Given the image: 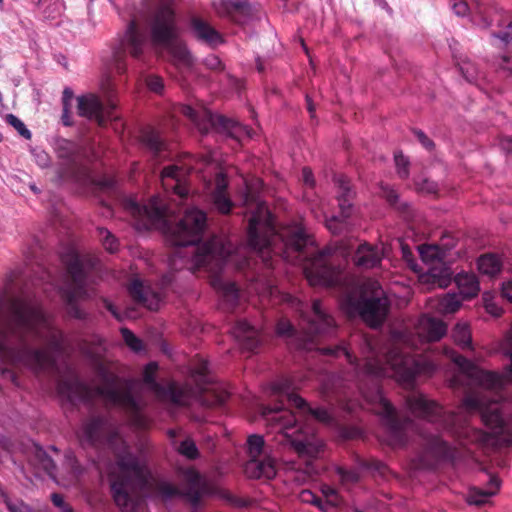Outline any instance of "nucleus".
Wrapping results in <instances>:
<instances>
[{
	"label": "nucleus",
	"instance_id": "obj_1",
	"mask_svg": "<svg viewBox=\"0 0 512 512\" xmlns=\"http://www.w3.org/2000/svg\"><path fill=\"white\" fill-rule=\"evenodd\" d=\"M446 331L447 326L442 320L423 315L416 326L417 335L408 331L393 332L385 351H379L372 339L363 333L351 336L349 348L343 343L318 350L329 357L345 358L353 370L358 390L381 417L389 444L403 446L408 441V433L415 429V424L408 418H399L395 408L383 395L378 381L389 377L405 387H412L417 375H432L436 370L435 363L427 357L412 356L407 350L417 349L424 341H437Z\"/></svg>",
	"mask_w": 512,
	"mask_h": 512
},
{
	"label": "nucleus",
	"instance_id": "obj_2",
	"mask_svg": "<svg viewBox=\"0 0 512 512\" xmlns=\"http://www.w3.org/2000/svg\"><path fill=\"white\" fill-rule=\"evenodd\" d=\"M445 353L458 366L459 372L450 380L452 388L470 391L462 400L459 412H446L442 406L423 394L412 393L406 399L409 411L416 417L435 424L462 444L485 443L488 434L470 426L467 415L479 413L501 447L512 446V395L502 401H490L487 391H499L507 383L504 375L485 371L453 349Z\"/></svg>",
	"mask_w": 512,
	"mask_h": 512
},
{
	"label": "nucleus",
	"instance_id": "obj_3",
	"mask_svg": "<svg viewBox=\"0 0 512 512\" xmlns=\"http://www.w3.org/2000/svg\"><path fill=\"white\" fill-rule=\"evenodd\" d=\"M123 206L135 219L137 229L165 230L168 241L176 247L169 258L172 270L187 269L195 272L200 268L206 269L213 274L211 284L227 308L236 306L239 299L238 288L235 283L226 282L219 277L224 265L231 261V243L213 236L208 242L196 246L206 228L205 212L197 208L188 209L175 226H170L167 220L168 209L159 196L151 197L145 204H140L134 197H126Z\"/></svg>",
	"mask_w": 512,
	"mask_h": 512
},
{
	"label": "nucleus",
	"instance_id": "obj_4",
	"mask_svg": "<svg viewBox=\"0 0 512 512\" xmlns=\"http://www.w3.org/2000/svg\"><path fill=\"white\" fill-rule=\"evenodd\" d=\"M78 438L82 446L106 443L116 455V464L110 472V486L113 499L122 512H137L141 496L152 492L168 500L183 495L193 506L208 492L204 478L193 468L182 472L185 483L183 491L168 480L154 477L143 457L128 451V446L118 432L102 417L85 421Z\"/></svg>",
	"mask_w": 512,
	"mask_h": 512
},
{
	"label": "nucleus",
	"instance_id": "obj_5",
	"mask_svg": "<svg viewBox=\"0 0 512 512\" xmlns=\"http://www.w3.org/2000/svg\"><path fill=\"white\" fill-rule=\"evenodd\" d=\"M262 182L255 186L246 183L243 204L251 214L248 225V247L266 259L270 254L280 255L292 264H300L310 285L336 286L343 280V269L336 263L330 248L314 254L313 240L301 225H289L276 230L272 214L258 195Z\"/></svg>",
	"mask_w": 512,
	"mask_h": 512
},
{
	"label": "nucleus",
	"instance_id": "obj_6",
	"mask_svg": "<svg viewBox=\"0 0 512 512\" xmlns=\"http://www.w3.org/2000/svg\"><path fill=\"white\" fill-rule=\"evenodd\" d=\"M296 388L293 380L285 377L271 383L269 395L279 404L262 407L261 414L277 444L289 446L299 456L316 457L323 441L316 435L314 421L330 424L332 417L324 408H311L295 393Z\"/></svg>",
	"mask_w": 512,
	"mask_h": 512
},
{
	"label": "nucleus",
	"instance_id": "obj_7",
	"mask_svg": "<svg viewBox=\"0 0 512 512\" xmlns=\"http://www.w3.org/2000/svg\"><path fill=\"white\" fill-rule=\"evenodd\" d=\"M99 374L102 383L96 387L95 391H92L74 371L69 369L67 375L58 381L59 396L70 403H76L90 401L95 393L107 404L122 409L135 428H147L149 419L143 413L145 403L141 397L134 395V381L121 379L104 367H100Z\"/></svg>",
	"mask_w": 512,
	"mask_h": 512
},
{
	"label": "nucleus",
	"instance_id": "obj_8",
	"mask_svg": "<svg viewBox=\"0 0 512 512\" xmlns=\"http://www.w3.org/2000/svg\"><path fill=\"white\" fill-rule=\"evenodd\" d=\"M158 365L150 362L144 367L143 382L156 396L166 402L185 406L192 400L199 401L207 407L222 406L229 398V393L216 385H212L209 376V364L206 360H199L191 370V378L196 387L189 384L170 382L167 386H161L155 379Z\"/></svg>",
	"mask_w": 512,
	"mask_h": 512
},
{
	"label": "nucleus",
	"instance_id": "obj_9",
	"mask_svg": "<svg viewBox=\"0 0 512 512\" xmlns=\"http://www.w3.org/2000/svg\"><path fill=\"white\" fill-rule=\"evenodd\" d=\"M100 90L103 99L98 94L92 92L75 97L73 90L70 87H65L61 97V124L63 126L75 125L71 112L73 99L76 101L77 115L91 123L103 126L108 122L120 119L114 83L110 76H106L101 81Z\"/></svg>",
	"mask_w": 512,
	"mask_h": 512
},
{
	"label": "nucleus",
	"instance_id": "obj_10",
	"mask_svg": "<svg viewBox=\"0 0 512 512\" xmlns=\"http://www.w3.org/2000/svg\"><path fill=\"white\" fill-rule=\"evenodd\" d=\"M61 260L66 266L69 280L61 288V295L68 306V313L76 319H85L86 313L78 306L79 300L91 298L95 292L88 285V273L95 261L82 257L73 247L61 253Z\"/></svg>",
	"mask_w": 512,
	"mask_h": 512
},
{
	"label": "nucleus",
	"instance_id": "obj_11",
	"mask_svg": "<svg viewBox=\"0 0 512 512\" xmlns=\"http://www.w3.org/2000/svg\"><path fill=\"white\" fill-rule=\"evenodd\" d=\"M147 49L148 39L145 32L135 20H131L113 48L110 69L117 74H124L127 71V53L136 60H142Z\"/></svg>",
	"mask_w": 512,
	"mask_h": 512
},
{
	"label": "nucleus",
	"instance_id": "obj_12",
	"mask_svg": "<svg viewBox=\"0 0 512 512\" xmlns=\"http://www.w3.org/2000/svg\"><path fill=\"white\" fill-rule=\"evenodd\" d=\"M247 451L250 456L244 471L249 478H273L276 475V461L265 454V440L261 435L253 434L247 439Z\"/></svg>",
	"mask_w": 512,
	"mask_h": 512
},
{
	"label": "nucleus",
	"instance_id": "obj_13",
	"mask_svg": "<svg viewBox=\"0 0 512 512\" xmlns=\"http://www.w3.org/2000/svg\"><path fill=\"white\" fill-rule=\"evenodd\" d=\"M307 335L296 344L297 348L304 350L313 349V337L322 334H331L336 329L333 317L326 311L320 300L312 303L311 316L307 319Z\"/></svg>",
	"mask_w": 512,
	"mask_h": 512
},
{
	"label": "nucleus",
	"instance_id": "obj_14",
	"mask_svg": "<svg viewBox=\"0 0 512 512\" xmlns=\"http://www.w3.org/2000/svg\"><path fill=\"white\" fill-rule=\"evenodd\" d=\"M387 299L375 296L371 298L347 299V310L351 315L358 314L371 327L381 325L387 314Z\"/></svg>",
	"mask_w": 512,
	"mask_h": 512
},
{
	"label": "nucleus",
	"instance_id": "obj_15",
	"mask_svg": "<svg viewBox=\"0 0 512 512\" xmlns=\"http://www.w3.org/2000/svg\"><path fill=\"white\" fill-rule=\"evenodd\" d=\"M175 112L189 119L198 128H248L240 126L233 118L213 113L204 107L195 109L189 105L179 104L175 107Z\"/></svg>",
	"mask_w": 512,
	"mask_h": 512
},
{
	"label": "nucleus",
	"instance_id": "obj_16",
	"mask_svg": "<svg viewBox=\"0 0 512 512\" xmlns=\"http://www.w3.org/2000/svg\"><path fill=\"white\" fill-rule=\"evenodd\" d=\"M336 183L338 186L337 199L341 213L339 216H332L330 219L326 220L327 228L333 233H338L340 231L339 225L342 224L350 215L351 200L354 195L349 182L345 177H338L336 179Z\"/></svg>",
	"mask_w": 512,
	"mask_h": 512
},
{
	"label": "nucleus",
	"instance_id": "obj_17",
	"mask_svg": "<svg viewBox=\"0 0 512 512\" xmlns=\"http://www.w3.org/2000/svg\"><path fill=\"white\" fill-rule=\"evenodd\" d=\"M214 9L221 17L244 24L251 17V6L244 0H219L214 3Z\"/></svg>",
	"mask_w": 512,
	"mask_h": 512
},
{
	"label": "nucleus",
	"instance_id": "obj_18",
	"mask_svg": "<svg viewBox=\"0 0 512 512\" xmlns=\"http://www.w3.org/2000/svg\"><path fill=\"white\" fill-rule=\"evenodd\" d=\"M192 35L200 42L210 47H216L223 43L221 34L206 20L193 16L190 19Z\"/></svg>",
	"mask_w": 512,
	"mask_h": 512
},
{
	"label": "nucleus",
	"instance_id": "obj_19",
	"mask_svg": "<svg viewBox=\"0 0 512 512\" xmlns=\"http://www.w3.org/2000/svg\"><path fill=\"white\" fill-rule=\"evenodd\" d=\"M183 168L176 165L165 167L161 173L162 186L166 191H173L180 200L188 195V188L183 181Z\"/></svg>",
	"mask_w": 512,
	"mask_h": 512
},
{
	"label": "nucleus",
	"instance_id": "obj_20",
	"mask_svg": "<svg viewBox=\"0 0 512 512\" xmlns=\"http://www.w3.org/2000/svg\"><path fill=\"white\" fill-rule=\"evenodd\" d=\"M128 292L136 303L145 306L149 310L158 309L160 304L159 294L145 286L141 280L133 279L128 285Z\"/></svg>",
	"mask_w": 512,
	"mask_h": 512
},
{
	"label": "nucleus",
	"instance_id": "obj_21",
	"mask_svg": "<svg viewBox=\"0 0 512 512\" xmlns=\"http://www.w3.org/2000/svg\"><path fill=\"white\" fill-rule=\"evenodd\" d=\"M232 333L237 341L248 351H254L260 344V331L245 320L238 321Z\"/></svg>",
	"mask_w": 512,
	"mask_h": 512
},
{
	"label": "nucleus",
	"instance_id": "obj_22",
	"mask_svg": "<svg viewBox=\"0 0 512 512\" xmlns=\"http://www.w3.org/2000/svg\"><path fill=\"white\" fill-rule=\"evenodd\" d=\"M383 257V250L378 246L363 243L357 248L353 262L357 267L370 269L380 264Z\"/></svg>",
	"mask_w": 512,
	"mask_h": 512
},
{
	"label": "nucleus",
	"instance_id": "obj_23",
	"mask_svg": "<svg viewBox=\"0 0 512 512\" xmlns=\"http://www.w3.org/2000/svg\"><path fill=\"white\" fill-rule=\"evenodd\" d=\"M227 186L226 178L223 174L219 173L216 177V186L211 197L214 207L222 214H228L233 207L231 199L226 194Z\"/></svg>",
	"mask_w": 512,
	"mask_h": 512
},
{
	"label": "nucleus",
	"instance_id": "obj_24",
	"mask_svg": "<svg viewBox=\"0 0 512 512\" xmlns=\"http://www.w3.org/2000/svg\"><path fill=\"white\" fill-rule=\"evenodd\" d=\"M426 453L436 460H451L455 456V449L439 436H430L425 442Z\"/></svg>",
	"mask_w": 512,
	"mask_h": 512
},
{
	"label": "nucleus",
	"instance_id": "obj_25",
	"mask_svg": "<svg viewBox=\"0 0 512 512\" xmlns=\"http://www.w3.org/2000/svg\"><path fill=\"white\" fill-rule=\"evenodd\" d=\"M500 487V481L496 477H491L487 489L472 488L467 494V502L471 505H483L494 496Z\"/></svg>",
	"mask_w": 512,
	"mask_h": 512
},
{
	"label": "nucleus",
	"instance_id": "obj_26",
	"mask_svg": "<svg viewBox=\"0 0 512 512\" xmlns=\"http://www.w3.org/2000/svg\"><path fill=\"white\" fill-rule=\"evenodd\" d=\"M455 283L462 298H472L479 291V282L475 274L461 272L455 277Z\"/></svg>",
	"mask_w": 512,
	"mask_h": 512
},
{
	"label": "nucleus",
	"instance_id": "obj_27",
	"mask_svg": "<svg viewBox=\"0 0 512 512\" xmlns=\"http://www.w3.org/2000/svg\"><path fill=\"white\" fill-rule=\"evenodd\" d=\"M454 343L464 351H472L474 349L471 329L468 323L458 322L451 332Z\"/></svg>",
	"mask_w": 512,
	"mask_h": 512
},
{
	"label": "nucleus",
	"instance_id": "obj_28",
	"mask_svg": "<svg viewBox=\"0 0 512 512\" xmlns=\"http://www.w3.org/2000/svg\"><path fill=\"white\" fill-rule=\"evenodd\" d=\"M34 464L42 468L52 479L56 478V465L54 460L47 452L35 445L34 446Z\"/></svg>",
	"mask_w": 512,
	"mask_h": 512
},
{
	"label": "nucleus",
	"instance_id": "obj_29",
	"mask_svg": "<svg viewBox=\"0 0 512 512\" xmlns=\"http://www.w3.org/2000/svg\"><path fill=\"white\" fill-rule=\"evenodd\" d=\"M418 251L423 262L434 265L441 262L445 257V251L434 244H424L418 246Z\"/></svg>",
	"mask_w": 512,
	"mask_h": 512
},
{
	"label": "nucleus",
	"instance_id": "obj_30",
	"mask_svg": "<svg viewBox=\"0 0 512 512\" xmlns=\"http://www.w3.org/2000/svg\"><path fill=\"white\" fill-rule=\"evenodd\" d=\"M502 262L495 254H485L478 259V269L481 273L494 276L500 272Z\"/></svg>",
	"mask_w": 512,
	"mask_h": 512
},
{
	"label": "nucleus",
	"instance_id": "obj_31",
	"mask_svg": "<svg viewBox=\"0 0 512 512\" xmlns=\"http://www.w3.org/2000/svg\"><path fill=\"white\" fill-rule=\"evenodd\" d=\"M461 306V299L456 294H447L439 300L438 310L443 314L455 313Z\"/></svg>",
	"mask_w": 512,
	"mask_h": 512
},
{
	"label": "nucleus",
	"instance_id": "obj_32",
	"mask_svg": "<svg viewBox=\"0 0 512 512\" xmlns=\"http://www.w3.org/2000/svg\"><path fill=\"white\" fill-rule=\"evenodd\" d=\"M98 235L102 242L103 247L110 253L117 251L119 243L114 235L111 234L106 228H98Z\"/></svg>",
	"mask_w": 512,
	"mask_h": 512
},
{
	"label": "nucleus",
	"instance_id": "obj_33",
	"mask_svg": "<svg viewBox=\"0 0 512 512\" xmlns=\"http://www.w3.org/2000/svg\"><path fill=\"white\" fill-rule=\"evenodd\" d=\"M459 70L463 77L470 83L477 80L479 71L476 65L470 60H463L458 63Z\"/></svg>",
	"mask_w": 512,
	"mask_h": 512
},
{
	"label": "nucleus",
	"instance_id": "obj_34",
	"mask_svg": "<svg viewBox=\"0 0 512 512\" xmlns=\"http://www.w3.org/2000/svg\"><path fill=\"white\" fill-rule=\"evenodd\" d=\"M64 465L70 470V481H76L82 473V468L78 464V461L72 451L66 452Z\"/></svg>",
	"mask_w": 512,
	"mask_h": 512
},
{
	"label": "nucleus",
	"instance_id": "obj_35",
	"mask_svg": "<svg viewBox=\"0 0 512 512\" xmlns=\"http://www.w3.org/2000/svg\"><path fill=\"white\" fill-rule=\"evenodd\" d=\"M394 162L399 177L402 179L408 178L410 165L409 159L405 157L401 151H397L394 153Z\"/></svg>",
	"mask_w": 512,
	"mask_h": 512
},
{
	"label": "nucleus",
	"instance_id": "obj_36",
	"mask_svg": "<svg viewBox=\"0 0 512 512\" xmlns=\"http://www.w3.org/2000/svg\"><path fill=\"white\" fill-rule=\"evenodd\" d=\"M178 451L188 459H196L199 456L198 448L191 439L182 441L178 447Z\"/></svg>",
	"mask_w": 512,
	"mask_h": 512
},
{
	"label": "nucleus",
	"instance_id": "obj_37",
	"mask_svg": "<svg viewBox=\"0 0 512 512\" xmlns=\"http://www.w3.org/2000/svg\"><path fill=\"white\" fill-rule=\"evenodd\" d=\"M122 337L126 343V345L133 351L139 352L142 350V341L135 336L129 329L122 328L121 329Z\"/></svg>",
	"mask_w": 512,
	"mask_h": 512
},
{
	"label": "nucleus",
	"instance_id": "obj_38",
	"mask_svg": "<svg viewBox=\"0 0 512 512\" xmlns=\"http://www.w3.org/2000/svg\"><path fill=\"white\" fill-rule=\"evenodd\" d=\"M148 89L154 93L162 94L164 91V81L160 76L151 74L145 79Z\"/></svg>",
	"mask_w": 512,
	"mask_h": 512
},
{
	"label": "nucleus",
	"instance_id": "obj_39",
	"mask_svg": "<svg viewBox=\"0 0 512 512\" xmlns=\"http://www.w3.org/2000/svg\"><path fill=\"white\" fill-rule=\"evenodd\" d=\"M280 300L289 304L291 307L296 309L302 317H304V308L306 305L301 300L288 293H281Z\"/></svg>",
	"mask_w": 512,
	"mask_h": 512
},
{
	"label": "nucleus",
	"instance_id": "obj_40",
	"mask_svg": "<svg viewBox=\"0 0 512 512\" xmlns=\"http://www.w3.org/2000/svg\"><path fill=\"white\" fill-rule=\"evenodd\" d=\"M144 141L153 152L158 153L162 150L163 142L153 130L144 136Z\"/></svg>",
	"mask_w": 512,
	"mask_h": 512
},
{
	"label": "nucleus",
	"instance_id": "obj_41",
	"mask_svg": "<svg viewBox=\"0 0 512 512\" xmlns=\"http://www.w3.org/2000/svg\"><path fill=\"white\" fill-rule=\"evenodd\" d=\"M276 333L279 336L294 337L295 329L288 320L280 319L276 325Z\"/></svg>",
	"mask_w": 512,
	"mask_h": 512
},
{
	"label": "nucleus",
	"instance_id": "obj_42",
	"mask_svg": "<svg viewBox=\"0 0 512 512\" xmlns=\"http://www.w3.org/2000/svg\"><path fill=\"white\" fill-rule=\"evenodd\" d=\"M337 474L344 483H354L359 479V473L356 470H347L339 467L337 468Z\"/></svg>",
	"mask_w": 512,
	"mask_h": 512
},
{
	"label": "nucleus",
	"instance_id": "obj_43",
	"mask_svg": "<svg viewBox=\"0 0 512 512\" xmlns=\"http://www.w3.org/2000/svg\"><path fill=\"white\" fill-rule=\"evenodd\" d=\"M483 300H484V306H485V309L486 311L497 317V316H500L501 313H502V309L496 304L494 303L491 299H490V294L489 293H485L483 295Z\"/></svg>",
	"mask_w": 512,
	"mask_h": 512
},
{
	"label": "nucleus",
	"instance_id": "obj_44",
	"mask_svg": "<svg viewBox=\"0 0 512 512\" xmlns=\"http://www.w3.org/2000/svg\"><path fill=\"white\" fill-rule=\"evenodd\" d=\"M96 185L103 191H110L114 189L116 180L113 176L104 175L96 181Z\"/></svg>",
	"mask_w": 512,
	"mask_h": 512
},
{
	"label": "nucleus",
	"instance_id": "obj_45",
	"mask_svg": "<svg viewBox=\"0 0 512 512\" xmlns=\"http://www.w3.org/2000/svg\"><path fill=\"white\" fill-rule=\"evenodd\" d=\"M321 492L325 497V500L342 502V498L338 494L337 490H335L333 487L329 485H323L321 487Z\"/></svg>",
	"mask_w": 512,
	"mask_h": 512
},
{
	"label": "nucleus",
	"instance_id": "obj_46",
	"mask_svg": "<svg viewBox=\"0 0 512 512\" xmlns=\"http://www.w3.org/2000/svg\"><path fill=\"white\" fill-rule=\"evenodd\" d=\"M341 503L340 501L321 500V502H317V507L323 512H336Z\"/></svg>",
	"mask_w": 512,
	"mask_h": 512
},
{
	"label": "nucleus",
	"instance_id": "obj_47",
	"mask_svg": "<svg viewBox=\"0 0 512 512\" xmlns=\"http://www.w3.org/2000/svg\"><path fill=\"white\" fill-rule=\"evenodd\" d=\"M204 65L211 70H222L223 64L216 55L207 56L204 61Z\"/></svg>",
	"mask_w": 512,
	"mask_h": 512
},
{
	"label": "nucleus",
	"instance_id": "obj_48",
	"mask_svg": "<svg viewBox=\"0 0 512 512\" xmlns=\"http://www.w3.org/2000/svg\"><path fill=\"white\" fill-rule=\"evenodd\" d=\"M452 9L457 16H466L469 10L464 0H452Z\"/></svg>",
	"mask_w": 512,
	"mask_h": 512
},
{
	"label": "nucleus",
	"instance_id": "obj_49",
	"mask_svg": "<svg viewBox=\"0 0 512 512\" xmlns=\"http://www.w3.org/2000/svg\"><path fill=\"white\" fill-rule=\"evenodd\" d=\"M499 69L506 74V76H512V57L502 56L499 62Z\"/></svg>",
	"mask_w": 512,
	"mask_h": 512
},
{
	"label": "nucleus",
	"instance_id": "obj_50",
	"mask_svg": "<svg viewBox=\"0 0 512 512\" xmlns=\"http://www.w3.org/2000/svg\"><path fill=\"white\" fill-rule=\"evenodd\" d=\"M51 500L55 506L61 509V512H71L72 508L64 502L63 497L60 494L53 493Z\"/></svg>",
	"mask_w": 512,
	"mask_h": 512
},
{
	"label": "nucleus",
	"instance_id": "obj_51",
	"mask_svg": "<svg viewBox=\"0 0 512 512\" xmlns=\"http://www.w3.org/2000/svg\"><path fill=\"white\" fill-rule=\"evenodd\" d=\"M495 37L499 38L502 42L508 44L512 43V20L506 26L504 31L494 34Z\"/></svg>",
	"mask_w": 512,
	"mask_h": 512
},
{
	"label": "nucleus",
	"instance_id": "obj_52",
	"mask_svg": "<svg viewBox=\"0 0 512 512\" xmlns=\"http://www.w3.org/2000/svg\"><path fill=\"white\" fill-rule=\"evenodd\" d=\"M382 192H383V196L387 199V201L392 204V205H395L397 203V200H398V194L396 193V191L389 187V186H382Z\"/></svg>",
	"mask_w": 512,
	"mask_h": 512
},
{
	"label": "nucleus",
	"instance_id": "obj_53",
	"mask_svg": "<svg viewBox=\"0 0 512 512\" xmlns=\"http://www.w3.org/2000/svg\"><path fill=\"white\" fill-rule=\"evenodd\" d=\"M34 157H35V160L37 162V164L40 166V167H47L49 165V156L46 152L44 151H37V150H33L32 151Z\"/></svg>",
	"mask_w": 512,
	"mask_h": 512
},
{
	"label": "nucleus",
	"instance_id": "obj_54",
	"mask_svg": "<svg viewBox=\"0 0 512 512\" xmlns=\"http://www.w3.org/2000/svg\"><path fill=\"white\" fill-rule=\"evenodd\" d=\"M417 139L420 141V143L428 150H431L434 147V143L431 139H429L423 130H417L416 131Z\"/></svg>",
	"mask_w": 512,
	"mask_h": 512
},
{
	"label": "nucleus",
	"instance_id": "obj_55",
	"mask_svg": "<svg viewBox=\"0 0 512 512\" xmlns=\"http://www.w3.org/2000/svg\"><path fill=\"white\" fill-rule=\"evenodd\" d=\"M302 180H303L304 184L306 186H308V187L312 188L315 185V180H314V177H313V173L307 167H304L302 169Z\"/></svg>",
	"mask_w": 512,
	"mask_h": 512
},
{
	"label": "nucleus",
	"instance_id": "obj_56",
	"mask_svg": "<svg viewBox=\"0 0 512 512\" xmlns=\"http://www.w3.org/2000/svg\"><path fill=\"white\" fill-rule=\"evenodd\" d=\"M5 122L13 128H26L24 123L13 114L5 115Z\"/></svg>",
	"mask_w": 512,
	"mask_h": 512
},
{
	"label": "nucleus",
	"instance_id": "obj_57",
	"mask_svg": "<svg viewBox=\"0 0 512 512\" xmlns=\"http://www.w3.org/2000/svg\"><path fill=\"white\" fill-rule=\"evenodd\" d=\"M301 497L304 502L311 503L315 506H317V502H321L322 500L310 491H303Z\"/></svg>",
	"mask_w": 512,
	"mask_h": 512
},
{
	"label": "nucleus",
	"instance_id": "obj_58",
	"mask_svg": "<svg viewBox=\"0 0 512 512\" xmlns=\"http://www.w3.org/2000/svg\"><path fill=\"white\" fill-rule=\"evenodd\" d=\"M501 293L504 298L512 302V281H507L502 284Z\"/></svg>",
	"mask_w": 512,
	"mask_h": 512
},
{
	"label": "nucleus",
	"instance_id": "obj_59",
	"mask_svg": "<svg viewBox=\"0 0 512 512\" xmlns=\"http://www.w3.org/2000/svg\"><path fill=\"white\" fill-rule=\"evenodd\" d=\"M2 374H3L4 377L9 379L15 386H19L20 385L19 382H18V377H17V375L13 371H11V370H9L7 368H3L2 369Z\"/></svg>",
	"mask_w": 512,
	"mask_h": 512
},
{
	"label": "nucleus",
	"instance_id": "obj_60",
	"mask_svg": "<svg viewBox=\"0 0 512 512\" xmlns=\"http://www.w3.org/2000/svg\"><path fill=\"white\" fill-rule=\"evenodd\" d=\"M500 145L502 149L505 150L507 153H512V136L502 138L500 141Z\"/></svg>",
	"mask_w": 512,
	"mask_h": 512
},
{
	"label": "nucleus",
	"instance_id": "obj_61",
	"mask_svg": "<svg viewBox=\"0 0 512 512\" xmlns=\"http://www.w3.org/2000/svg\"><path fill=\"white\" fill-rule=\"evenodd\" d=\"M104 305L107 308V310L110 311L111 314L116 319L122 320V316L117 312L116 308L114 307V305L110 301H108L107 299H104Z\"/></svg>",
	"mask_w": 512,
	"mask_h": 512
},
{
	"label": "nucleus",
	"instance_id": "obj_62",
	"mask_svg": "<svg viewBox=\"0 0 512 512\" xmlns=\"http://www.w3.org/2000/svg\"><path fill=\"white\" fill-rule=\"evenodd\" d=\"M305 102H306V109H307V111L309 112L311 117H314L315 104H314L313 99L309 95H306Z\"/></svg>",
	"mask_w": 512,
	"mask_h": 512
},
{
	"label": "nucleus",
	"instance_id": "obj_63",
	"mask_svg": "<svg viewBox=\"0 0 512 512\" xmlns=\"http://www.w3.org/2000/svg\"><path fill=\"white\" fill-rule=\"evenodd\" d=\"M377 471H379L380 473H384L385 469H386V466L385 464H383L382 462H376L375 465L373 466Z\"/></svg>",
	"mask_w": 512,
	"mask_h": 512
},
{
	"label": "nucleus",
	"instance_id": "obj_64",
	"mask_svg": "<svg viewBox=\"0 0 512 512\" xmlns=\"http://www.w3.org/2000/svg\"><path fill=\"white\" fill-rule=\"evenodd\" d=\"M20 135L23 136L26 139L31 138V130H18Z\"/></svg>",
	"mask_w": 512,
	"mask_h": 512
}]
</instances>
